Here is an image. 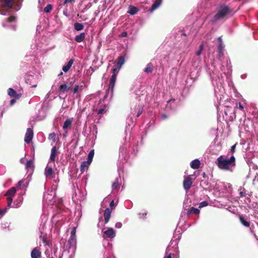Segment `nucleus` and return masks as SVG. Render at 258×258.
<instances>
[{"label":"nucleus","mask_w":258,"mask_h":258,"mask_svg":"<svg viewBox=\"0 0 258 258\" xmlns=\"http://www.w3.org/2000/svg\"><path fill=\"white\" fill-rule=\"evenodd\" d=\"M215 163L221 170L232 171V168L236 166V159L233 155L231 156L229 158H226L224 156L221 155L217 158Z\"/></svg>","instance_id":"1"},{"label":"nucleus","mask_w":258,"mask_h":258,"mask_svg":"<svg viewBox=\"0 0 258 258\" xmlns=\"http://www.w3.org/2000/svg\"><path fill=\"white\" fill-rule=\"evenodd\" d=\"M233 13L232 10L228 6L222 4L219 6L217 14L214 16L213 22H216L219 20L223 19L225 17H231Z\"/></svg>","instance_id":"2"},{"label":"nucleus","mask_w":258,"mask_h":258,"mask_svg":"<svg viewBox=\"0 0 258 258\" xmlns=\"http://www.w3.org/2000/svg\"><path fill=\"white\" fill-rule=\"evenodd\" d=\"M2 7L4 8H12L13 5L19 7L22 0H1Z\"/></svg>","instance_id":"3"},{"label":"nucleus","mask_w":258,"mask_h":258,"mask_svg":"<svg viewBox=\"0 0 258 258\" xmlns=\"http://www.w3.org/2000/svg\"><path fill=\"white\" fill-rule=\"evenodd\" d=\"M74 83L75 80L61 85L58 89L59 93L61 94L68 92Z\"/></svg>","instance_id":"4"},{"label":"nucleus","mask_w":258,"mask_h":258,"mask_svg":"<svg viewBox=\"0 0 258 258\" xmlns=\"http://www.w3.org/2000/svg\"><path fill=\"white\" fill-rule=\"evenodd\" d=\"M192 184V180L190 175L184 176V180L183 181V187L185 190H189L191 187Z\"/></svg>","instance_id":"5"},{"label":"nucleus","mask_w":258,"mask_h":258,"mask_svg":"<svg viewBox=\"0 0 258 258\" xmlns=\"http://www.w3.org/2000/svg\"><path fill=\"white\" fill-rule=\"evenodd\" d=\"M116 80V75H112L111 79L110 80V82L109 84V88L108 89V93L110 91L111 96H113V90L115 86V81Z\"/></svg>","instance_id":"6"},{"label":"nucleus","mask_w":258,"mask_h":258,"mask_svg":"<svg viewBox=\"0 0 258 258\" xmlns=\"http://www.w3.org/2000/svg\"><path fill=\"white\" fill-rule=\"evenodd\" d=\"M44 175L47 178H52L54 177V172L52 166L47 165L44 170Z\"/></svg>","instance_id":"7"},{"label":"nucleus","mask_w":258,"mask_h":258,"mask_svg":"<svg viewBox=\"0 0 258 258\" xmlns=\"http://www.w3.org/2000/svg\"><path fill=\"white\" fill-rule=\"evenodd\" d=\"M33 137V131L31 128L27 129L26 134L25 135L24 141L27 144H29L31 142Z\"/></svg>","instance_id":"8"},{"label":"nucleus","mask_w":258,"mask_h":258,"mask_svg":"<svg viewBox=\"0 0 258 258\" xmlns=\"http://www.w3.org/2000/svg\"><path fill=\"white\" fill-rule=\"evenodd\" d=\"M111 210L110 208H106L104 212V222L107 223L111 217Z\"/></svg>","instance_id":"9"},{"label":"nucleus","mask_w":258,"mask_h":258,"mask_svg":"<svg viewBox=\"0 0 258 258\" xmlns=\"http://www.w3.org/2000/svg\"><path fill=\"white\" fill-rule=\"evenodd\" d=\"M31 258H40L41 253L40 251L37 248H34L31 252Z\"/></svg>","instance_id":"10"},{"label":"nucleus","mask_w":258,"mask_h":258,"mask_svg":"<svg viewBox=\"0 0 258 258\" xmlns=\"http://www.w3.org/2000/svg\"><path fill=\"white\" fill-rule=\"evenodd\" d=\"M104 234L107 237L112 238L115 236V232L112 228H109L107 230L104 231Z\"/></svg>","instance_id":"11"},{"label":"nucleus","mask_w":258,"mask_h":258,"mask_svg":"<svg viewBox=\"0 0 258 258\" xmlns=\"http://www.w3.org/2000/svg\"><path fill=\"white\" fill-rule=\"evenodd\" d=\"M162 0H156L152 5L151 8L149 9L150 13H152L156 10L161 4Z\"/></svg>","instance_id":"12"},{"label":"nucleus","mask_w":258,"mask_h":258,"mask_svg":"<svg viewBox=\"0 0 258 258\" xmlns=\"http://www.w3.org/2000/svg\"><path fill=\"white\" fill-rule=\"evenodd\" d=\"M90 164L91 163L89 162L88 161L83 162L80 166L81 173H83L85 170H87Z\"/></svg>","instance_id":"13"},{"label":"nucleus","mask_w":258,"mask_h":258,"mask_svg":"<svg viewBox=\"0 0 258 258\" xmlns=\"http://www.w3.org/2000/svg\"><path fill=\"white\" fill-rule=\"evenodd\" d=\"M74 59H71L67 63V64L65 66H64L62 68V71L64 72V73H67L68 72L69 70L70 69V68H71L72 64H73L74 63Z\"/></svg>","instance_id":"14"},{"label":"nucleus","mask_w":258,"mask_h":258,"mask_svg":"<svg viewBox=\"0 0 258 258\" xmlns=\"http://www.w3.org/2000/svg\"><path fill=\"white\" fill-rule=\"evenodd\" d=\"M16 190H17L16 187H12L7 190V191L5 194V196L12 198V197H14L15 196Z\"/></svg>","instance_id":"15"},{"label":"nucleus","mask_w":258,"mask_h":258,"mask_svg":"<svg viewBox=\"0 0 258 258\" xmlns=\"http://www.w3.org/2000/svg\"><path fill=\"white\" fill-rule=\"evenodd\" d=\"M57 154V148L56 146L53 147L51 150V154L50 156V160L52 162L55 161V157Z\"/></svg>","instance_id":"16"},{"label":"nucleus","mask_w":258,"mask_h":258,"mask_svg":"<svg viewBox=\"0 0 258 258\" xmlns=\"http://www.w3.org/2000/svg\"><path fill=\"white\" fill-rule=\"evenodd\" d=\"M239 219L240 223L245 227H248L250 226V223L242 215L239 216Z\"/></svg>","instance_id":"17"},{"label":"nucleus","mask_w":258,"mask_h":258,"mask_svg":"<svg viewBox=\"0 0 258 258\" xmlns=\"http://www.w3.org/2000/svg\"><path fill=\"white\" fill-rule=\"evenodd\" d=\"M200 161L198 159H195L191 162L190 165L192 169H197L200 167Z\"/></svg>","instance_id":"18"},{"label":"nucleus","mask_w":258,"mask_h":258,"mask_svg":"<svg viewBox=\"0 0 258 258\" xmlns=\"http://www.w3.org/2000/svg\"><path fill=\"white\" fill-rule=\"evenodd\" d=\"M138 11L139 9L138 8L131 5L128 7V10L127 13L132 15H134L137 14Z\"/></svg>","instance_id":"19"},{"label":"nucleus","mask_w":258,"mask_h":258,"mask_svg":"<svg viewBox=\"0 0 258 258\" xmlns=\"http://www.w3.org/2000/svg\"><path fill=\"white\" fill-rule=\"evenodd\" d=\"M85 36V33L84 32H82L80 34L76 35L75 38V40L76 42L80 43L82 42L84 40Z\"/></svg>","instance_id":"20"},{"label":"nucleus","mask_w":258,"mask_h":258,"mask_svg":"<svg viewBox=\"0 0 258 258\" xmlns=\"http://www.w3.org/2000/svg\"><path fill=\"white\" fill-rule=\"evenodd\" d=\"M154 66L152 62L148 63L146 68H145L144 71L146 73H151L153 71Z\"/></svg>","instance_id":"21"},{"label":"nucleus","mask_w":258,"mask_h":258,"mask_svg":"<svg viewBox=\"0 0 258 258\" xmlns=\"http://www.w3.org/2000/svg\"><path fill=\"white\" fill-rule=\"evenodd\" d=\"M73 122L72 118H68L64 122L62 128L63 130H66L68 127H71Z\"/></svg>","instance_id":"22"},{"label":"nucleus","mask_w":258,"mask_h":258,"mask_svg":"<svg viewBox=\"0 0 258 258\" xmlns=\"http://www.w3.org/2000/svg\"><path fill=\"white\" fill-rule=\"evenodd\" d=\"M25 168L27 169H33L34 168V162L32 160L28 161L25 164Z\"/></svg>","instance_id":"23"},{"label":"nucleus","mask_w":258,"mask_h":258,"mask_svg":"<svg viewBox=\"0 0 258 258\" xmlns=\"http://www.w3.org/2000/svg\"><path fill=\"white\" fill-rule=\"evenodd\" d=\"M76 237L70 236L68 244L69 245V248L75 245L76 243Z\"/></svg>","instance_id":"24"},{"label":"nucleus","mask_w":258,"mask_h":258,"mask_svg":"<svg viewBox=\"0 0 258 258\" xmlns=\"http://www.w3.org/2000/svg\"><path fill=\"white\" fill-rule=\"evenodd\" d=\"M124 57L123 56H120L118 58V61L117 63V67H119L120 68L122 64L124 63Z\"/></svg>","instance_id":"25"},{"label":"nucleus","mask_w":258,"mask_h":258,"mask_svg":"<svg viewBox=\"0 0 258 258\" xmlns=\"http://www.w3.org/2000/svg\"><path fill=\"white\" fill-rule=\"evenodd\" d=\"M74 28L77 31H81L84 29V26L81 23H76L74 24Z\"/></svg>","instance_id":"26"},{"label":"nucleus","mask_w":258,"mask_h":258,"mask_svg":"<svg viewBox=\"0 0 258 258\" xmlns=\"http://www.w3.org/2000/svg\"><path fill=\"white\" fill-rule=\"evenodd\" d=\"M94 155V150H92L90 151V152L89 153V154L88 155L87 161L91 163V162H92V160H93Z\"/></svg>","instance_id":"27"},{"label":"nucleus","mask_w":258,"mask_h":258,"mask_svg":"<svg viewBox=\"0 0 258 258\" xmlns=\"http://www.w3.org/2000/svg\"><path fill=\"white\" fill-rule=\"evenodd\" d=\"M237 145H238V143H236L234 145H233L231 147L230 151L228 153V155H231V156L233 155V154L236 151V147Z\"/></svg>","instance_id":"28"},{"label":"nucleus","mask_w":258,"mask_h":258,"mask_svg":"<svg viewBox=\"0 0 258 258\" xmlns=\"http://www.w3.org/2000/svg\"><path fill=\"white\" fill-rule=\"evenodd\" d=\"M8 93L10 96L14 97L16 94V91L14 89L10 88L8 90Z\"/></svg>","instance_id":"29"},{"label":"nucleus","mask_w":258,"mask_h":258,"mask_svg":"<svg viewBox=\"0 0 258 258\" xmlns=\"http://www.w3.org/2000/svg\"><path fill=\"white\" fill-rule=\"evenodd\" d=\"M52 9V6L50 4H48L44 9V11L45 13H50Z\"/></svg>","instance_id":"30"},{"label":"nucleus","mask_w":258,"mask_h":258,"mask_svg":"<svg viewBox=\"0 0 258 258\" xmlns=\"http://www.w3.org/2000/svg\"><path fill=\"white\" fill-rule=\"evenodd\" d=\"M224 48V45L222 42L219 44L218 46V51L220 55H223V50Z\"/></svg>","instance_id":"31"},{"label":"nucleus","mask_w":258,"mask_h":258,"mask_svg":"<svg viewBox=\"0 0 258 258\" xmlns=\"http://www.w3.org/2000/svg\"><path fill=\"white\" fill-rule=\"evenodd\" d=\"M120 187V184L118 182L117 180L114 181L112 185V188L113 189H117Z\"/></svg>","instance_id":"32"},{"label":"nucleus","mask_w":258,"mask_h":258,"mask_svg":"<svg viewBox=\"0 0 258 258\" xmlns=\"http://www.w3.org/2000/svg\"><path fill=\"white\" fill-rule=\"evenodd\" d=\"M17 19L16 17L14 16H11L6 19V21L8 22H15Z\"/></svg>","instance_id":"33"},{"label":"nucleus","mask_w":258,"mask_h":258,"mask_svg":"<svg viewBox=\"0 0 258 258\" xmlns=\"http://www.w3.org/2000/svg\"><path fill=\"white\" fill-rule=\"evenodd\" d=\"M48 139L49 140H52L53 142H55L56 139V134L54 132L50 133L49 135Z\"/></svg>","instance_id":"34"},{"label":"nucleus","mask_w":258,"mask_h":258,"mask_svg":"<svg viewBox=\"0 0 258 258\" xmlns=\"http://www.w3.org/2000/svg\"><path fill=\"white\" fill-rule=\"evenodd\" d=\"M191 211H192V213L195 214H196V215H198L200 214V211L199 209H197V208H195L193 207H191Z\"/></svg>","instance_id":"35"},{"label":"nucleus","mask_w":258,"mask_h":258,"mask_svg":"<svg viewBox=\"0 0 258 258\" xmlns=\"http://www.w3.org/2000/svg\"><path fill=\"white\" fill-rule=\"evenodd\" d=\"M208 204H208V202H207V201H203V202H202L200 203L199 208H202L203 207L207 206L208 205Z\"/></svg>","instance_id":"36"},{"label":"nucleus","mask_w":258,"mask_h":258,"mask_svg":"<svg viewBox=\"0 0 258 258\" xmlns=\"http://www.w3.org/2000/svg\"><path fill=\"white\" fill-rule=\"evenodd\" d=\"M76 227H73L71 232V236L76 237Z\"/></svg>","instance_id":"37"},{"label":"nucleus","mask_w":258,"mask_h":258,"mask_svg":"<svg viewBox=\"0 0 258 258\" xmlns=\"http://www.w3.org/2000/svg\"><path fill=\"white\" fill-rule=\"evenodd\" d=\"M82 86H80L79 85H76L74 88V89H73V93L74 94H75L76 93L79 89H80V87H82Z\"/></svg>","instance_id":"38"},{"label":"nucleus","mask_w":258,"mask_h":258,"mask_svg":"<svg viewBox=\"0 0 258 258\" xmlns=\"http://www.w3.org/2000/svg\"><path fill=\"white\" fill-rule=\"evenodd\" d=\"M203 45H201L200 46L199 50L196 53L197 55H198V56L200 55L201 53H202V51H203Z\"/></svg>","instance_id":"39"},{"label":"nucleus","mask_w":258,"mask_h":258,"mask_svg":"<svg viewBox=\"0 0 258 258\" xmlns=\"http://www.w3.org/2000/svg\"><path fill=\"white\" fill-rule=\"evenodd\" d=\"M13 202V199L11 197L7 198L8 207H11V205Z\"/></svg>","instance_id":"40"},{"label":"nucleus","mask_w":258,"mask_h":258,"mask_svg":"<svg viewBox=\"0 0 258 258\" xmlns=\"http://www.w3.org/2000/svg\"><path fill=\"white\" fill-rule=\"evenodd\" d=\"M106 111V110L105 109V108H100L98 111V114H103V113H105Z\"/></svg>","instance_id":"41"},{"label":"nucleus","mask_w":258,"mask_h":258,"mask_svg":"<svg viewBox=\"0 0 258 258\" xmlns=\"http://www.w3.org/2000/svg\"><path fill=\"white\" fill-rule=\"evenodd\" d=\"M76 0H64L63 2V5H67L68 3H74Z\"/></svg>","instance_id":"42"},{"label":"nucleus","mask_w":258,"mask_h":258,"mask_svg":"<svg viewBox=\"0 0 258 258\" xmlns=\"http://www.w3.org/2000/svg\"><path fill=\"white\" fill-rule=\"evenodd\" d=\"M109 206H110V209L112 210H113V209H114L115 208V205H114V201L113 200H112L110 203V204H109Z\"/></svg>","instance_id":"43"},{"label":"nucleus","mask_w":258,"mask_h":258,"mask_svg":"<svg viewBox=\"0 0 258 258\" xmlns=\"http://www.w3.org/2000/svg\"><path fill=\"white\" fill-rule=\"evenodd\" d=\"M118 72V70L117 69V68H113L112 69V72L113 73L112 75H114V74H116L117 75V74Z\"/></svg>","instance_id":"44"},{"label":"nucleus","mask_w":258,"mask_h":258,"mask_svg":"<svg viewBox=\"0 0 258 258\" xmlns=\"http://www.w3.org/2000/svg\"><path fill=\"white\" fill-rule=\"evenodd\" d=\"M142 112H143L142 109L141 108H139L138 109V113H137V117H138L142 114Z\"/></svg>","instance_id":"45"},{"label":"nucleus","mask_w":258,"mask_h":258,"mask_svg":"<svg viewBox=\"0 0 258 258\" xmlns=\"http://www.w3.org/2000/svg\"><path fill=\"white\" fill-rule=\"evenodd\" d=\"M22 96V94L21 93L18 94L16 93V95L14 97L17 99H20Z\"/></svg>","instance_id":"46"},{"label":"nucleus","mask_w":258,"mask_h":258,"mask_svg":"<svg viewBox=\"0 0 258 258\" xmlns=\"http://www.w3.org/2000/svg\"><path fill=\"white\" fill-rule=\"evenodd\" d=\"M121 226H122V224L120 222H117L115 224V227H116L117 228H121Z\"/></svg>","instance_id":"47"},{"label":"nucleus","mask_w":258,"mask_h":258,"mask_svg":"<svg viewBox=\"0 0 258 258\" xmlns=\"http://www.w3.org/2000/svg\"><path fill=\"white\" fill-rule=\"evenodd\" d=\"M7 211V208H5L4 210H1L0 209V215H3L5 214L6 212Z\"/></svg>","instance_id":"48"},{"label":"nucleus","mask_w":258,"mask_h":258,"mask_svg":"<svg viewBox=\"0 0 258 258\" xmlns=\"http://www.w3.org/2000/svg\"><path fill=\"white\" fill-rule=\"evenodd\" d=\"M23 183H24V182L22 180H20V181H19L18 185H19V186H20V188H21V187L22 186H23Z\"/></svg>","instance_id":"49"},{"label":"nucleus","mask_w":258,"mask_h":258,"mask_svg":"<svg viewBox=\"0 0 258 258\" xmlns=\"http://www.w3.org/2000/svg\"><path fill=\"white\" fill-rule=\"evenodd\" d=\"M161 117L163 119H165L166 118H167V115L165 114H161Z\"/></svg>","instance_id":"50"},{"label":"nucleus","mask_w":258,"mask_h":258,"mask_svg":"<svg viewBox=\"0 0 258 258\" xmlns=\"http://www.w3.org/2000/svg\"><path fill=\"white\" fill-rule=\"evenodd\" d=\"M42 240H43V243L45 244V245H47L48 244V242L46 239V238L45 237H43V239H42Z\"/></svg>","instance_id":"51"},{"label":"nucleus","mask_w":258,"mask_h":258,"mask_svg":"<svg viewBox=\"0 0 258 258\" xmlns=\"http://www.w3.org/2000/svg\"><path fill=\"white\" fill-rule=\"evenodd\" d=\"M238 108L242 110L243 109V106H242V105L241 104V103H239V104H238Z\"/></svg>","instance_id":"52"},{"label":"nucleus","mask_w":258,"mask_h":258,"mask_svg":"<svg viewBox=\"0 0 258 258\" xmlns=\"http://www.w3.org/2000/svg\"><path fill=\"white\" fill-rule=\"evenodd\" d=\"M121 36L122 37H126L127 36V32H123L121 34Z\"/></svg>","instance_id":"53"},{"label":"nucleus","mask_w":258,"mask_h":258,"mask_svg":"<svg viewBox=\"0 0 258 258\" xmlns=\"http://www.w3.org/2000/svg\"><path fill=\"white\" fill-rule=\"evenodd\" d=\"M15 102H16V100L15 99H12L10 101V105H13Z\"/></svg>","instance_id":"54"},{"label":"nucleus","mask_w":258,"mask_h":258,"mask_svg":"<svg viewBox=\"0 0 258 258\" xmlns=\"http://www.w3.org/2000/svg\"><path fill=\"white\" fill-rule=\"evenodd\" d=\"M192 211H191V208H190L187 212V215H190L191 214H192Z\"/></svg>","instance_id":"55"},{"label":"nucleus","mask_w":258,"mask_h":258,"mask_svg":"<svg viewBox=\"0 0 258 258\" xmlns=\"http://www.w3.org/2000/svg\"><path fill=\"white\" fill-rule=\"evenodd\" d=\"M218 41L219 42V44L221 43V42H222V38H221V37H219L218 38Z\"/></svg>","instance_id":"56"},{"label":"nucleus","mask_w":258,"mask_h":258,"mask_svg":"<svg viewBox=\"0 0 258 258\" xmlns=\"http://www.w3.org/2000/svg\"><path fill=\"white\" fill-rule=\"evenodd\" d=\"M164 258H171V254H169L167 256L165 257Z\"/></svg>","instance_id":"57"},{"label":"nucleus","mask_w":258,"mask_h":258,"mask_svg":"<svg viewBox=\"0 0 258 258\" xmlns=\"http://www.w3.org/2000/svg\"><path fill=\"white\" fill-rule=\"evenodd\" d=\"M202 176H203V177L205 178V177H206V173H205V172H203V173H202Z\"/></svg>","instance_id":"58"},{"label":"nucleus","mask_w":258,"mask_h":258,"mask_svg":"<svg viewBox=\"0 0 258 258\" xmlns=\"http://www.w3.org/2000/svg\"><path fill=\"white\" fill-rule=\"evenodd\" d=\"M182 36H186V34L185 33H182L181 34Z\"/></svg>","instance_id":"59"},{"label":"nucleus","mask_w":258,"mask_h":258,"mask_svg":"<svg viewBox=\"0 0 258 258\" xmlns=\"http://www.w3.org/2000/svg\"><path fill=\"white\" fill-rule=\"evenodd\" d=\"M63 73L62 72H60V74H58V76H61L62 75Z\"/></svg>","instance_id":"60"},{"label":"nucleus","mask_w":258,"mask_h":258,"mask_svg":"<svg viewBox=\"0 0 258 258\" xmlns=\"http://www.w3.org/2000/svg\"><path fill=\"white\" fill-rule=\"evenodd\" d=\"M36 87H37V85H34L32 86V87H33V88Z\"/></svg>","instance_id":"61"},{"label":"nucleus","mask_w":258,"mask_h":258,"mask_svg":"<svg viewBox=\"0 0 258 258\" xmlns=\"http://www.w3.org/2000/svg\"><path fill=\"white\" fill-rule=\"evenodd\" d=\"M50 258H54L53 257H51Z\"/></svg>","instance_id":"62"}]
</instances>
